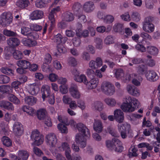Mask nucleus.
I'll return each mask as SVG.
<instances>
[{"label":"nucleus","instance_id":"nucleus-1","mask_svg":"<svg viewBox=\"0 0 160 160\" xmlns=\"http://www.w3.org/2000/svg\"><path fill=\"white\" fill-rule=\"evenodd\" d=\"M76 128L78 132L75 135V142H72L71 148L74 152H78L80 149L77 144H79L81 148H85L86 146L87 140L89 138L90 134L88 129L82 123L77 124Z\"/></svg>","mask_w":160,"mask_h":160},{"label":"nucleus","instance_id":"nucleus-2","mask_svg":"<svg viewBox=\"0 0 160 160\" xmlns=\"http://www.w3.org/2000/svg\"><path fill=\"white\" fill-rule=\"evenodd\" d=\"M120 108L123 112L130 113L134 111L140 105L139 101L135 98H132L129 96L123 98Z\"/></svg>","mask_w":160,"mask_h":160},{"label":"nucleus","instance_id":"nucleus-3","mask_svg":"<svg viewBox=\"0 0 160 160\" xmlns=\"http://www.w3.org/2000/svg\"><path fill=\"white\" fill-rule=\"evenodd\" d=\"M106 145L109 150L117 152H121L123 149L122 142L116 138H113L112 141H106Z\"/></svg>","mask_w":160,"mask_h":160},{"label":"nucleus","instance_id":"nucleus-4","mask_svg":"<svg viewBox=\"0 0 160 160\" xmlns=\"http://www.w3.org/2000/svg\"><path fill=\"white\" fill-rule=\"evenodd\" d=\"M152 18L148 17L145 18L142 23V29L145 32L151 33L153 32L155 29L154 25L152 23Z\"/></svg>","mask_w":160,"mask_h":160},{"label":"nucleus","instance_id":"nucleus-5","mask_svg":"<svg viewBox=\"0 0 160 160\" xmlns=\"http://www.w3.org/2000/svg\"><path fill=\"white\" fill-rule=\"evenodd\" d=\"M31 137L34 141V144L38 146L42 144L44 141L43 135L37 130H35L32 131Z\"/></svg>","mask_w":160,"mask_h":160},{"label":"nucleus","instance_id":"nucleus-6","mask_svg":"<svg viewBox=\"0 0 160 160\" xmlns=\"http://www.w3.org/2000/svg\"><path fill=\"white\" fill-rule=\"evenodd\" d=\"M101 89L106 94L111 96L115 92V87L110 82H104L102 84Z\"/></svg>","mask_w":160,"mask_h":160},{"label":"nucleus","instance_id":"nucleus-7","mask_svg":"<svg viewBox=\"0 0 160 160\" xmlns=\"http://www.w3.org/2000/svg\"><path fill=\"white\" fill-rule=\"evenodd\" d=\"M118 131L120 132L122 138L125 139L127 138L128 134L130 131V125L127 123L123 124L119 123L118 125Z\"/></svg>","mask_w":160,"mask_h":160},{"label":"nucleus","instance_id":"nucleus-8","mask_svg":"<svg viewBox=\"0 0 160 160\" xmlns=\"http://www.w3.org/2000/svg\"><path fill=\"white\" fill-rule=\"evenodd\" d=\"M13 18L11 13L4 12L0 16V23L3 26H8L12 22Z\"/></svg>","mask_w":160,"mask_h":160},{"label":"nucleus","instance_id":"nucleus-9","mask_svg":"<svg viewBox=\"0 0 160 160\" xmlns=\"http://www.w3.org/2000/svg\"><path fill=\"white\" fill-rule=\"evenodd\" d=\"M45 141L46 144L50 148H52L55 146L57 142V139L55 134L50 133L45 136Z\"/></svg>","mask_w":160,"mask_h":160},{"label":"nucleus","instance_id":"nucleus-10","mask_svg":"<svg viewBox=\"0 0 160 160\" xmlns=\"http://www.w3.org/2000/svg\"><path fill=\"white\" fill-rule=\"evenodd\" d=\"M54 4H54L53 5L52 4V6L50 7V9H51V11L48 15V19L50 23V29H52V28L55 26V24L54 15L60 11V8L59 6L53 8H52L51 7H52Z\"/></svg>","mask_w":160,"mask_h":160},{"label":"nucleus","instance_id":"nucleus-11","mask_svg":"<svg viewBox=\"0 0 160 160\" xmlns=\"http://www.w3.org/2000/svg\"><path fill=\"white\" fill-rule=\"evenodd\" d=\"M74 75V79L76 82H83L85 84L87 82V78L86 76L83 74L79 75L80 72L76 69H74L72 72Z\"/></svg>","mask_w":160,"mask_h":160},{"label":"nucleus","instance_id":"nucleus-12","mask_svg":"<svg viewBox=\"0 0 160 160\" xmlns=\"http://www.w3.org/2000/svg\"><path fill=\"white\" fill-rule=\"evenodd\" d=\"M61 151H65V155L68 160H72L71 155V150L70 146L67 142H63L62 143L61 146L58 147Z\"/></svg>","mask_w":160,"mask_h":160},{"label":"nucleus","instance_id":"nucleus-13","mask_svg":"<svg viewBox=\"0 0 160 160\" xmlns=\"http://www.w3.org/2000/svg\"><path fill=\"white\" fill-rule=\"evenodd\" d=\"M17 156L12 154L10 155L11 158H16L19 159V160H27L29 156L28 152L26 150H21L17 152Z\"/></svg>","mask_w":160,"mask_h":160},{"label":"nucleus","instance_id":"nucleus-14","mask_svg":"<svg viewBox=\"0 0 160 160\" xmlns=\"http://www.w3.org/2000/svg\"><path fill=\"white\" fill-rule=\"evenodd\" d=\"M21 84V82L18 81H15L11 83V87L12 88V92H13V89H14L17 93L19 94L21 97H23L24 96V94L23 93L22 89L19 87Z\"/></svg>","mask_w":160,"mask_h":160},{"label":"nucleus","instance_id":"nucleus-15","mask_svg":"<svg viewBox=\"0 0 160 160\" xmlns=\"http://www.w3.org/2000/svg\"><path fill=\"white\" fill-rule=\"evenodd\" d=\"M21 33L25 36H27L28 38L31 39H35L36 36V33L32 32L28 27H23L21 28Z\"/></svg>","mask_w":160,"mask_h":160},{"label":"nucleus","instance_id":"nucleus-16","mask_svg":"<svg viewBox=\"0 0 160 160\" xmlns=\"http://www.w3.org/2000/svg\"><path fill=\"white\" fill-rule=\"evenodd\" d=\"M12 130L13 133L16 135L21 136L23 132L22 125L19 122H16L13 125Z\"/></svg>","mask_w":160,"mask_h":160},{"label":"nucleus","instance_id":"nucleus-17","mask_svg":"<svg viewBox=\"0 0 160 160\" xmlns=\"http://www.w3.org/2000/svg\"><path fill=\"white\" fill-rule=\"evenodd\" d=\"M26 89L28 93L32 95H36L39 91V88L35 83L28 85Z\"/></svg>","mask_w":160,"mask_h":160},{"label":"nucleus","instance_id":"nucleus-18","mask_svg":"<svg viewBox=\"0 0 160 160\" xmlns=\"http://www.w3.org/2000/svg\"><path fill=\"white\" fill-rule=\"evenodd\" d=\"M113 115L116 121L119 123L123 122L124 119V115L122 111L120 109H116L113 112Z\"/></svg>","mask_w":160,"mask_h":160},{"label":"nucleus","instance_id":"nucleus-19","mask_svg":"<svg viewBox=\"0 0 160 160\" xmlns=\"http://www.w3.org/2000/svg\"><path fill=\"white\" fill-rule=\"evenodd\" d=\"M51 92L50 87L48 85H44L42 86L41 93L43 101L45 100L47 96L51 94Z\"/></svg>","mask_w":160,"mask_h":160},{"label":"nucleus","instance_id":"nucleus-20","mask_svg":"<svg viewBox=\"0 0 160 160\" xmlns=\"http://www.w3.org/2000/svg\"><path fill=\"white\" fill-rule=\"evenodd\" d=\"M69 91L71 95L73 98L76 99H79L80 98L81 94L76 85H72L69 88Z\"/></svg>","mask_w":160,"mask_h":160},{"label":"nucleus","instance_id":"nucleus-21","mask_svg":"<svg viewBox=\"0 0 160 160\" xmlns=\"http://www.w3.org/2000/svg\"><path fill=\"white\" fill-rule=\"evenodd\" d=\"M147 79L150 81H155L158 78V76L156 72L153 71H147L145 73Z\"/></svg>","mask_w":160,"mask_h":160},{"label":"nucleus","instance_id":"nucleus-22","mask_svg":"<svg viewBox=\"0 0 160 160\" xmlns=\"http://www.w3.org/2000/svg\"><path fill=\"white\" fill-rule=\"evenodd\" d=\"M98 83V79L96 78H93L88 82L87 80V82L85 84L88 89H92L95 88L97 87Z\"/></svg>","mask_w":160,"mask_h":160},{"label":"nucleus","instance_id":"nucleus-23","mask_svg":"<svg viewBox=\"0 0 160 160\" xmlns=\"http://www.w3.org/2000/svg\"><path fill=\"white\" fill-rule=\"evenodd\" d=\"M0 107L9 111H12L14 110V106L12 103L8 101H0Z\"/></svg>","mask_w":160,"mask_h":160},{"label":"nucleus","instance_id":"nucleus-24","mask_svg":"<svg viewBox=\"0 0 160 160\" xmlns=\"http://www.w3.org/2000/svg\"><path fill=\"white\" fill-rule=\"evenodd\" d=\"M44 13L42 11L36 10L30 14V18L32 20H38L42 18Z\"/></svg>","mask_w":160,"mask_h":160},{"label":"nucleus","instance_id":"nucleus-25","mask_svg":"<svg viewBox=\"0 0 160 160\" xmlns=\"http://www.w3.org/2000/svg\"><path fill=\"white\" fill-rule=\"evenodd\" d=\"M94 8V3L92 1L86 2L83 5V10L87 12H92Z\"/></svg>","mask_w":160,"mask_h":160},{"label":"nucleus","instance_id":"nucleus-26","mask_svg":"<svg viewBox=\"0 0 160 160\" xmlns=\"http://www.w3.org/2000/svg\"><path fill=\"white\" fill-rule=\"evenodd\" d=\"M25 103L30 106H32L35 104L37 102V99L36 98L32 96H26L24 99Z\"/></svg>","mask_w":160,"mask_h":160},{"label":"nucleus","instance_id":"nucleus-27","mask_svg":"<svg viewBox=\"0 0 160 160\" xmlns=\"http://www.w3.org/2000/svg\"><path fill=\"white\" fill-rule=\"evenodd\" d=\"M102 124L100 120L95 122L93 124V129L94 131L98 133H100L103 129Z\"/></svg>","mask_w":160,"mask_h":160},{"label":"nucleus","instance_id":"nucleus-28","mask_svg":"<svg viewBox=\"0 0 160 160\" xmlns=\"http://www.w3.org/2000/svg\"><path fill=\"white\" fill-rule=\"evenodd\" d=\"M17 65L19 67L27 69L30 67V63L26 60H20L17 61Z\"/></svg>","mask_w":160,"mask_h":160},{"label":"nucleus","instance_id":"nucleus-29","mask_svg":"<svg viewBox=\"0 0 160 160\" xmlns=\"http://www.w3.org/2000/svg\"><path fill=\"white\" fill-rule=\"evenodd\" d=\"M8 45L11 47H14L18 45L20 43L19 40L15 38H11L7 41Z\"/></svg>","mask_w":160,"mask_h":160},{"label":"nucleus","instance_id":"nucleus-30","mask_svg":"<svg viewBox=\"0 0 160 160\" xmlns=\"http://www.w3.org/2000/svg\"><path fill=\"white\" fill-rule=\"evenodd\" d=\"M0 92L3 94L12 92V88L10 85H1L0 86Z\"/></svg>","mask_w":160,"mask_h":160},{"label":"nucleus","instance_id":"nucleus-31","mask_svg":"<svg viewBox=\"0 0 160 160\" xmlns=\"http://www.w3.org/2000/svg\"><path fill=\"white\" fill-rule=\"evenodd\" d=\"M54 40L57 44H59L65 42L67 40V38L65 37H62L61 34H58L55 36Z\"/></svg>","mask_w":160,"mask_h":160},{"label":"nucleus","instance_id":"nucleus-32","mask_svg":"<svg viewBox=\"0 0 160 160\" xmlns=\"http://www.w3.org/2000/svg\"><path fill=\"white\" fill-rule=\"evenodd\" d=\"M29 38V39L23 38L22 40V43L25 46H35L37 44L36 41L33 40Z\"/></svg>","mask_w":160,"mask_h":160},{"label":"nucleus","instance_id":"nucleus-33","mask_svg":"<svg viewBox=\"0 0 160 160\" xmlns=\"http://www.w3.org/2000/svg\"><path fill=\"white\" fill-rule=\"evenodd\" d=\"M29 4L28 0H18L16 2V5L22 8L28 7Z\"/></svg>","mask_w":160,"mask_h":160},{"label":"nucleus","instance_id":"nucleus-34","mask_svg":"<svg viewBox=\"0 0 160 160\" xmlns=\"http://www.w3.org/2000/svg\"><path fill=\"white\" fill-rule=\"evenodd\" d=\"M147 51L148 53L153 55L158 54V49L156 47L152 46L147 47Z\"/></svg>","mask_w":160,"mask_h":160},{"label":"nucleus","instance_id":"nucleus-35","mask_svg":"<svg viewBox=\"0 0 160 160\" xmlns=\"http://www.w3.org/2000/svg\"><path fill=\"white\" fill-rule=\"evenodd\" d=\"M92 107L93 109L100 111L102 110L103 105L101 102H96L92 104Z\"/></svg>","mask_w":160,"mask_h":160},{"label":"nucleus","instance_id":"nucleus-36","mask_svg":"<svg viewBox=\"0 0 160 160\" xmlns=\"http://www.w3.org/2000/svg\"><path fill=\"white\" fill-rule=\"evenodd\" d=\"M104 101L108 106L111 107L115 106L117 103L116 100L112 98H107L104 99Z\"/></svg>","mask_w":160,"mask_h":160},{"label":"nucleus","instance_id":"nucleus-37","mask_svg":"<svg viewBox=\"0 0 160 160\" xmlns=\"http://www.w3.org/2000/svg\"><path fill=\"white\" fill-rule=\"evenodd\" d=\"M22 110L28 115L32 116L35 113V110L32 108L28 106H24L22 108Z\"/></svg>","mask_w":160,"mask_h":160},{"label":"nucleus","instance_id":"nucleus-38","mask_svg":"<svg viewBox=\"0 0 160 160\" xmlns=\"http://www.w3.org/2000/svg\"><path fill=\"white\" fill-rule=\"evenodd\" d=\"M8 99L10 101L16 104L20 103V101L14 95L10 94L8 96Z\"/></svg>","mask_w":160,"mask_h":160},{"label":"nucleus","instance_id":"nucleus-39","mask_svg":"<svg viewBox=\"0 0 160 160\" xmlns=\"http://www.w3.org/2000/svg\"><path fill=\"white\" fill-rule=\"evenodd\" d=\"M63 19L64 21L70 22L74 19V16L72 13L68 12L65 13L63 15Z\"/></svg>","mask_w":160,"mask_h":160},{"label":"nucleus","instance_id":"nucleus-40","mask_svg":"<svg viewBox=\"0 0 160 160\" xmlns=\"http://www.w3.org/2000/svg\"><path fill=\"white\" fill-rule=\"evenodd\" d=\"M0 71L2 73L7 75H13L14 74V71L7 67H2L0 69Z\"/></svg>","mask_w":160,"mask_h":160},{"label":"nucleus","instance_id":"nucleus-41","mask_svg":"<svg viewBox=\"0 0 160 160\" xmlns=\"http://www.w3.org/2000/svg\"><path fill=\"white\" fill-rule=\"evenodd\" d=\"M37 113L38 118L40 120H42L45 117L47 112L45 109H42L38 110Z\"/></svg>","mask_w":160,"mask_h":160},{"label":"nucleus","instance_id":"nucleus-42","mask_svg":"<svg viewBox=\"0 0 160 160\" xmlns=\"http://www.w3.org/2000/svg\"><path fill=\"white\" fill-rule=\"evenodd\" d=\"M1 140L3 144L6 147H9L12 145V141L9 138L7 137H3L2 138Z\"/></svg>","mask_w":160,"mask_h":160},{"label":"nucleus","instance_id":"nucleus-43","mask_svg":"<svg viewBox=\"0 0 160 160\" xmlns=\"http://www.w3.org/2000/svg\"><path fill=\"white\" fill-rule=\"evenodd\" d=\"M114 20V18L112 15L109 14H106L103 21L105 23L110 24Z\"/></svg>","mask_w":160,"mask_h":160},{"label":"nucleus","instance_id":"nucleus-44","mask_svg":"<svg viewBox=\"0 0 160 160\" xmlns=\"http://www.w3.org/2000/svg\"><path fill=\"white\" fill-rule=\"evenodd\" d=\"M58 128L59 131L62 133L66 134L68 132V129L64 125L60 123L58 125Z\"/></svg>","mask_w":160,"mask_h":160},{"label":"nucleus","instance_id":"nucleus-45","mask_svg":"<svg viewBox=\"0 0 160 160\" xmlns=\"http://www.w3.org/2000/svg\"><path fill=\"white\" fill-rule=\"evenodd\" d=\"M12 54L14 58L17 60L21 59L23 57L22 53L18 50H15Z\"/></svg>","mask_w":160,"mask_h":160},{"label":"nucleus","instance_id":"nucleus-46","mask_svg":"<svg viewBox=\"0 0 160 160\" xmlns=\"http://www.w3.org/2000/svg\"><path fill=\"white\" fill-rule=\"evenodd\" d=\"M137 148L133 146H132L130 148L129 153L128 154V156L130 158L132 157H135L137 155Z\"/></svg>","mask_w":160,"mask_h":160},{"label":"nucleus","instance_id":"nucleus-47","mask_svg":"<svg viewBox=\"0 0 160 160\" xmlns=\"http://www.w3.org/2000/svg\"><path fill=\"white\" fill-rule=\"evenodd\" d=\"M16 116L14 115H12L8 112L5 114L4 116V119L7 122H9L12 119L15 120L16 118Z\"/></svg>","mask_w":160,"mask_h":160},{"label":"nucleus","instance_id":"nucleus-48","mask_svg":"<svg viewBox=\"0 0 160 160\" xmlns=\"http://www.w3.org/2000/svg\"><path fill=\"white\" fill-rule=\"evenodd\" d=\"M10 81V78L8 76L4 75H0V83L6 84Z\"/></svg>","mask_w":160,"mask_h":160},{"label":"nucleus","instance_id":"nucleus-49","mask_svg":"<svg viewBox=\"0 0 160 160\" xmlns=\"http://www.w3.org/2000/svg\"><path fill=\"white\" fill-rule=\"evenodd\" d=\"M116 77L118 79H121L124 80V73L122 69H119L116 70L115 73Z\"/></svg>","mask_w":160,"mask_h":160},{"label":"nucleus","instance_id":"nucleus-50","mask_svg":"<svg viewBox=\"0 0 160 160\" xmlns=\"http://www.w3.org/2000/svg\"><path fill=\"white\" fill-rule=\"evenodd\" d=\"M75 14L79 21L81 22H85L87 21L86 17L85 15L78 12H75Z\"/></svg>","mask_w":160,"mask_h":160},{"label":"nucleus","instance_id":"nucleus-51","mask_svg":"<svg viewBox=\"0 0 160 160\" xmlns=\"http://www.w3.org/2000/svg\"><path fill=\"white\" fill-rule=\"evenodd\" d=\"M107 130L109 133L112 136L116 137H119V134L113 128L108 127L107 128Z\"/></svg>","mask_w":160,"mask_h":160},{"label":"nucleus","instance_id":"nucleus-52","mask_svg":"<svg viewBox=\"0 0 160 160\" xmlns=\"http://www.w3.org/2000/svg\"><path fill=\"white\" fill-rule=\"evenodd\" d=\"M82 29V26L81 24L78 23L77 25V28L76 30V35L79 37H81L82 36V33L81 32Z\"/></svg>","mask_w":160,"mask_h":160},{"label":"nucleus","instance_id":"nucleus-53","mask_svg":"<svg viewBox=\"0 0 160 160\" xmlns=\"http://www.w3.org/2000/svg\"><path fill=\"white\" fill-rule=\"evenodd\" d=\"M132 20L135 22H139L141 19V17L140 14L137 12H133L131 15Z\"/></svg>","mask_w":160,"mask_h":160},{"label":"nucleus","instance_id":"nucleus-54","mask_svg":"<svg viewBox=\"0 0 160 160\" xmlns=\"http://www.w3.org/2000/svg\"><path fill=\"white\" fill-rule=\"evenodd\" d=\"M32 151L33 153L38 157H40L43 154L42 151L39 148L35 146L33 147Z\"/></svg>","mask_w":160,"mask_h":160},{"label":"nucleus","instance_id":"nucleus-55","mask_svg":"<svg viewBox=\"0 0 160 160\" xmlns=\"http://www.w3.org/2000/svg\"><path fill=\"white\" fill-rule=\"evenodd\" d=\"M47 101L48 103L51 104H53L55 102V97L54 94L52 93L47 97Z\"/></svg>","mask_w":160,"mask_h":160},{"label":"nucleus","instance_id":"nucleus-56","mask_svg":"<svg viewBox=\"0 0 160 160\" xmlns=\"http://www.w3.org/2000/svg\"><path fill=\"white\" fill-rule=\"evenodd\" d=\"M58 76L55 73H51L49 74L48 78L51 82H55L58 80Z\"/></svg>","mask_w":160,"mask_h":160},{"label":"nucleus","instance_id":"nucleus-57","mask_svg":"<svg viewBox=\"0 0 160 160\" xmlns=\"http://www.w3.org/2000/svg\"><path fill=\"white\" fill-rule=\"evenodd\" d=\"M53 66L54 68L57 70H61L62 68L61 64L59 61L57 60H55L53 61Z\"/></svg>","mask_w":160,"mask_h":160},{"label":"nucleus","instance_id":"nucleus-58","mask_svg":"<svg viewBox=\"0 0 160 160\" xmlns=\"http://www.w3.org/2000/svg\"><path fill=\"white\" fill-rule=\"evenodd\" d=\"M36 6L38 8H44L46 6V4L42 0H37L35 2Z\"/></svg>","mask_w":160,"mask_h":160},{"label":"nucleus","instance_id":"nucleus-59","mask_svg":"<svg viewBox=\"0 0 160 160\" xmlns=\"http://www.w3.org/2000/svg\"><path fill=\"white\" fill-rule=\"evenodd\" d=\"M104 42L106 44H110L114 42L113 37L111 36H108L104 40Z\"/></svg>","mask_w":160,"mask_h":160},{"label":"nucleus","instance_id":"nucleus-60","mask_svg":"<svg viewBox=\"0 0 160 160\" xmlns=\"http://www.w3.org/2000/svg\"><path fill=\"white\" fill-rule=\"evenodd\" d=\"M95 65L97 69L103 65V62L102 59L100 58H97L94 60Z\"/></svg>","mask_w":160,"mask_h":160},{"label":"nucleus","instance_id":"nucleus-61","mask_svg":"<svg viewBox=\"0 0 160 160\" xmlns=\"http://www.w3.org/2000/svg\"><path fill=\"white\" fill-rule=\"evenodd\" d=\"M121 18L124 21L129 22L131 20V18L128 12H126L120 16Z\"/></svg>","mask_w":160,"mask_h":160},{"label":"nucleus","instance_id":"nucleus-62","mask_svg":"<svg viewBox=\"0 0 160 160\" xmlns=\"http://www.w3.org/2000/svg\"><path fill=\"white\" fill-rule=\"evenodd\" d=\"M68 63L71 66H75L77 65V62L75 58L70 57L68 59Z\"/></svg>","mask_w":160,"mask_h":160},{"label":"nucleus","instance_id":"nucleus-63","mask_svg":"<svg viewBox=\"0 0 160 160\" xmlns=\"http://www.w3.org/2000/svg\"><path fill=\"white\" fill-rule=\"evenodd\" d=\"M123 25L120 23H117L114 25L113 27V29L115 32H119L122 29Z\"/></svg>","mask_w":160,"mask_h":160},{"label":"nucleus","instance_id":"nucleus-64","mask_svg":"<svg viewBox=\"0 0 160 160\" xmlns=\"http://www.w3.org/2000/svg\"><path fill=\"white\" fill-rule=\"evenodd\" d=\"M147 68L144 65H142L138 67V72L139 74L141 75L143 74L146 71Z\"/></svg>","mask_w":160,"mask_h":160}]
</instances>
